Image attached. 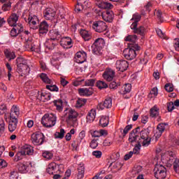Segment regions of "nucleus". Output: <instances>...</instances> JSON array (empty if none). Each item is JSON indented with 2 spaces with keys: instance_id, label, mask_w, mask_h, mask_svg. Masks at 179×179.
Listing matches in <instances>:
<instances>
[{
  "instance_id": "f257e3e1",
  "label": "nucleus",
  "mask_w": 179,
  "mask_h": 179,
  "mask_svg": "<svg viewBox=\"0 0 179 179\" xmlns=\"http://www.w3.org/2000/svg\"><path fill=\"white\" fill-rule=\"evenodd\" d=\"M17 64V71L21 76H26L30 73V66L27 59L23 57H17L15 60Z\"/></svg>"
},
{
  "instance_id": "f03ea898",
  "label": "nucleus",
  "mask_w": 179,
  "mask_h": 179,
  "mask_svg": "<svg viewBox=\"0 0 179 179\" xmlns=\"http://www.w3.org/2000/svg\"><path fill=\"white\" fill-rule=\"evenodd\" d=\"M141 15L138 13L134 14L132 18L130 20V22L132 23L130 27L132 30H134V33L141 34L142 36L143 34H145L146 29L143 27L137 28L138 22L141 20Z\"/></svg>"
},
{
  "instance_id": "7ed1b4c3",
  "label": "nucleus",
  "mask_w": 179,
  "mask_h": 179,
  "mask_svg": "<svg viewBox=\"0 0 179 179\" xmlns=\"http://www.w3.org/2000/svg\"><path fill=\"white\" fill-rule=\"evenodd\" d=\"M140 48L138 44H130L129 48L123 51L124 57L126 59H129V61L135 59L136 57V51H139Z\"/></svg>"
},
{
  "instance_id": "20e7f679",
  "label": "nucleus",
  "mask_w": 179,
  "mask_h": 179,
  "mask_svg": "<svg viewBox=\"0 0 179 179\" xmlns=\"http://www.w3.org/2000/svg\"><path fill=\"white\" fill-rule=\"evenodd\" d=\"M149 134H150V130L149 129H144L141 131V128L139 127V136L138 143H142V146L144 148H148V145H150L151 138L149 137Z\"/></svg>"
},
{
  "instance_id": "39448f33",
  "label": "nucleus",
  "mask_w": 179,
  "mask_h": 179,
  "mask_svg": "<svg viewBox=\"0 0 179 179\" xmlns=\"http://www.w3.org/2000/svg\"><path fill=\"white\" fill-rule=\"evenodd\" d=\"M41 124L46 128H52L57 124V115L54 113L45 114L42 117Z\"/></svg>"
},
{
  "instance_id": "423d86ee",
  "label": "nucleus",
  "mask_w": 179,
  "mask_h": 179,
  "mask_svg": "<svg viewBox=\"0 0 179 179\" xmlns=\"http://www.w3.org/2000/svg\"><path fill=\"white\" fill-rule=\"evenodd\" d=\"M49 36L50 38L48 39V41L46 42V45L47 44H48V43L52 44V46L51 47L49 46L48 48L49 50H52V48H54V47H55L57 44L52 41H58V40L61 38V34H59V31H58V30L57 29H52L49 32Z\"/></svg>"
},
{
  "instance_id": "0eeeda50",
  "label": "nucleus",
  "mask_w": 179,
  "mask_h": 179,
  "mask_svg": "<svg viewBox=\"0 0 179 179\" xmlns=\"http://www.w3.org/2000/svg\"><path fill=\"white\" fill-rule=\"evenodd\" d=\"M155 177L157 179H164L167 177V169L163 165L157 164L154 169Z\"/></svg>"
},
{
  "instance_id": "6e6552de",
  "label": "nucleus",
  "mask_w": 179,
  "mask_h": 179,
  "mask_svg": "<svg viewBox=\"0 0 179 179\" xmlns=\"http://www.w3.org/2000/svg\"><path fill=\"white\" fill-rule=\"evenodd\" d=\"M29 24L30 30H37L38 29V24L40 23V20L36 15H29L27 20H25Z\"/></svg>"
},
{
  "instance_id": "1a4fd4ad",
  "label": "nucleus",
  "mask_w": 179,
  "mask_h": 179,
  "mask_svg": "<svg viewBox=\"0 0 179 179\" xmlns=\"http://www.w3.org/2000/svg\"><path fill=\"white\" fill-rule=\"evenodd\" d=\"M105 44L106 42L104 41V39L102 38H96L92 45V52L97 55V54L101 51V49L104 48Z\"/></svg>"
},
{
  "instance_id": "9d476101",
  "label": "nucleus",
  "mask_w": 179,
  "mask_h": 179,
  "mask_svg": "<svg viewBox=\"0 0 179 179\" xmlns=\"http://www.w3.org/2000/svg\"><path fill=\"white\" fill-rule=\"evenodd\" d=\"M64 117H66V122H72L76 121L78 118V112L72 108H67L64 111Z\"/></svg>"
},
{
  "instance_id": "9b49d317",
  "label": "nucleus",
  "mask_w": 179,
  "mask_h": 179,
  "mask_svg": "<svg viewBox=\"0 0 179 179\" xmlns=\"http://www.w3.org/2000/svg\"><path fill=\"white\" fill-rule=\"evenodd\" d=\"M176 159V155L172 151H166L162 155V162L166 164H171Z\"/></svg>"
},
{
  "instance_id": "f8f14e48",
  "label": "nucleus",
  "mask_w": 179,
  "mask_h": 179,
  "mask_svg": "<svg viewBox=\"0 0 179 179\" xmlns=\"http://www.w3.org/2000/svg\"><path fill=\"white\" fill-rule=\"evenodd\" d=\"M31 141L34 145L40 146L44 143V134L43 133H34L31 136Z\"/></svg>"
},
{
  "instance_id": "ddd939ff",
  "label": "nucleus",
  "mask_w": 179,
  "mask_h": 179,
  "mask_svg": "<svg viewBox=\"0 0 179 179\" xmlns=\"http://www.w3.org/2000/svg\"><path fill=\"white\" fill-rule=\"evenodd\" d=\"M33 165L31 162H20L18 164V171L22 174H26V173H31Z\"/></svg>"
},
{
  "instance_id": "4468645a",
  "label": "nucleus",
  "mask_w": 179,
  "mask_h": 179,
  "mask_svg": "<svg viewBox=\"0 0 179 179\" xmlns=\"http://www.w3.org/2000/svg\"><path fill=\"white\" fill-rule=\"evenodd\" d=\"M92 28L97 33H103L107 30V24L103 21H96L93 23Z\"/></svg>"
},
{
  "instance_id": "2eb2a0df",
  "label": "nucleus",
  "mask_w": 179,
  "mask_h": 179,
  "mask_svg": "<svg viewBox=\"0 0 179 179\" xmlns=\"http://www.w3.org/2000/svg\"><path fill=\"white\" fill-rule=\"evenodd\" d=\"M56 15L57 13L52 8H46L43 10V17L46 20H54V19H55Z\"/></svg>"
},
{
  "instance_id": "dca6fc26",
  "label": "nucleus",
  "mask_w": 179,
  "mask_h": 179,
  "mask_svg": "<svg viewBox=\"0 0 179 179\" xmlns=\"http://www.w3.org/2000/svg\"><path fill=\"white\" fill-rule=\"evenodd\" d=\"M34 152V150H33V147H31V145H25L22 147V149L17 152V156H26V155L31 156Z\"/></svg>"
},
{
  "instance_id": "f3484780",
  "label": "nucleus",
  "mask_w": 179,
  "mask_h": 179,
  "mask_svg": "<svg viewBox=\"0 0 179 179\" xmlns=\"http://www.w3.org/2000/svg\"><path fill=\"white\" fill-rule=\"evenodd\" d=\"M19 117H20V108L13 105L10 110V120H19Z\"/></svg>"
},
{
  "instance_id": "a211bd4d",
  "label": "nucleus",
  "mask_w": 179,
  "mask_h": 179,
  "mask_svg": "<svg viewBox=\"0 0 179 179\" xmlns=\"http://www.w3.org/2000/svg\"><path fill=\"white\" fill-rule=\"evenodd\" d=\"M139 136V127H137L133 129L130 133L129 136V142H130V143H134V142H136V143H138V141L139 139H141Z\"/></svg>"
},
{
  "instance_id": "6ab92c4d",
  "label": "nucleus",
  "mask_w": 179,
  "mask_h": 179,
  "mask_svg": "<svg viewBox=\"0 0 179 179\" xmlns=\"http://www.w3.org/2000/svg\"><path fill=\"white\" fill-rule=\"evenodd\" d=\"M129 66L128 62L127 60H117L115 63V68L117 71L120 72H124L127 71Z\"/></svg>"
},
{
  "instance_id": "aec40b11",
  "label": "nucleus",
  "mask_w": 179,
  "mask_h": 179,
  "mask_svg": "<svg viewBox=\"0 0 179 179\" xmlns=\"http://www.w3.org/2000/svg\"><path fill=\"white\" fill-rule=\"evenodd\" d=\"M113 107V99L111 97H107L103 103H100L97 106L98 110H104V108H111Z\"/></svg>"
},
{
  "instance_id": "412c9836",
  "label": "nucleus",
  "mask_w": 179,
  "mask_h": 179,
  "mask_svg": "<svg viewBox=\"0 0 179 179\" xmlns=\"http://www.w3.org/2000/svg\"><path fill=\"white\" fill-rule=\"evenodd\" d=\"M101 17L105 22L111 23L114 19V13L111 10H107L101 13Z\"/></svg>"
},
{
  "instance_id": "4be33fe9",
  "label": "nucleus",
  "mask_w": 179,
  "mask_h": 179,
  "mask_svg": "<svg viewBox=\"0 0 179 179\" xmlns=\"http://www.w3.org/2000/svg\"><path fill=\"white\" fill-rule=\"evenodd\" d=\"M62 59V54L56 53L54 55L52 59L51 60V64L52 66H55L56 69H59V65H61L60 59Z\"/></svg>"
},
{
  "instance_id": "5701e85b",
  "label": "nucleus",
  "mask_w": 179,
  "mask_h": 179,
  "mask_svg": "<svg viewBox=\"0 0 179 179\" xmlns=\"http://www.w3.org/2000/svg\"><path fill=\"white\" fill-rule=\"evenodd\" d=\"M13 27L10 32L12 37H17L23 31V25L22 24H17V25L13 26Z\"/></svg>"
},
{
  "instance_id": "b1692460",
  "label": "nucleus",
  "mask_w": 179,
  "mask_h": 179,
  "mask_svg": "<svg viewBox=\"0 0 179 179\" xmlns=\"http://www.w3.org/2000/svg\"><path fill=\"white\" fill-rule=\"evenodd\" d=\"M87 57V55L85 52L83 51L78 52L76 54L75 61L76 62H77V64H83V62L86 61Z\"/></svg>"
},
{
  "instance_id": "393cba45",
  "label": "nucleus",
  "mask_w": 179,
  "mask_h": 179,
  "mask_svg": "<svg viewBox=\"0 0 179 179\" xmlns=\"http://www.w3.org/2000/svg\"><path fill=\"white\" fill-rule=\"evenodd\" d=\"M19 13H12L8 19V23L10 26H17V22L19 20Z\"/></svg>"
},
{
  "instance_id": "a878e982",
  "label": "nucleus",
  "mask_w": 179,
  "mask_h": 179,
  "mask_svg": "<svg viewBox=\"0 0 179 179\" xmlns=\"http://www.w3.org/2000/svg\"><path fill=\"white\" fill-rule=\"evenodd\" d=\"M165 129H166V124L165 123H161L157 125V131L154 135V136H155L156 141H157V139H159V138H160V136H162V135L163 134V132H164Z\"/></svg>"
},
{
  "instance_id": "bb28decb",
  "label": "nucleus",
  "mask_w": 179,
  "mask_h": 179,
  "mask_svg": "<svg viewBox=\"0 0 179 179\" xmlns=\"http://www.w3.org/2000/svg\"><path fill=\"white\" fill-rule=\"evenodd\" d=\"M93 92L94 91L92 87L78 89V93L80 96H85L87 97L92 96V94H93Z\"/></svg>"
},
{
  "instance_id": "cd10ccee",
  "label": "nucleus",
  "mask_w": 179,
  "mask_h": 179,
  "mask_svg": "<svg viewBox=\"0 0 179 179\" xmlns=\"http://www.w3.org/2000/svg\"><path fill=\"white\" fill-rule=\"evenodd\" d=\"M48 23H47L45 21H43L42 22L38 24L39 34H47V33H48Z\"/></svg>"
},
{
  "instance_id": "c85d7f7f",
  "label": "nucleus",
  "mask_w": 179,
  "mask_h": 179,
  "mask_svg": "<svg viewBox=\"0 0 179 179\" xmlns=\"http://www.w3.org/2000/svg\"><path fill=\"white\" fill-rule=\"evenodd\" d=\"M57 166H58V164H57L55 162H52L49 164L47 168V173H48V174H57L58 173V171L57 169Z\"/></svg>"
},
{
  "instance_id": "c756f323",
  "label": "nucleus",
  "mask_w": 179,
  "mask_h": 179,
  "mask_svg": "<svg viewBox=\"0 0 179 179\" xmlns=\"http://www.w3.org/2000/svg\"><path fill=\"white\" fill-rule=\"evenodd\" d=\"M114 75H115V72L109 69L103 73V78L108 82H111L114 78Z\"/></svg>"
},
{
  "instance_id": "7c9ffc66",
  "label": "nucleus",
  "mask_w": 179,
  "mask_h": 179,
  "mask_svg": "<svg viewBox=\"0 0 179 179\" xmlns=\"http://www.w3.org/2000/svg\"><path fill=\"white\" fill-rule=\"evenodd\" d=\"M24 47L27 51H36V45H34L31 38L25 41Z\"/></svg>"
},
{
  "instance_id": "2f4dec72",
  "label": "nucleus",
  "mask_w": 179,
  "mask_h": 179,
  "mask_svg": "<svg viewBox=\"0 0 179 179\" xmlns=\"http://www.w3.org/2000/svg\"><path fill=\"white\" fill-rule=\"evenodd\" d=\"M19 122V120L16 119H10L8 122V131L10 132H13L17 128V123Z\"/></svg>"
},
{
  "instance_id": "473e14b6",
  "label": "nucleus",
  "mask_w": 179,
  "mask_h": 179,
  "mask_svg": "<svg viewBox=\"0 0 179 179\" xmlns=\"http://www.w3.org/2000/svg\"><path fill=\"white\" fill-rule=\"evenodd\" d=\"M60 44L62 47L64 48H68L72 45V39L70 37L62 38Z\"/></svg>"
},
{
  "instance_id": "72a5a7b5",
  "label": "nucleus",
  "mask_w": 179,
  "mask_h": 179,
  "mask_svg": "<svg viewBox=\"0 0 179 179\" xmlns=\"http://www.w3.org/2000/svg\"><path fill=\"white\" fill-rule=\"evenodd\" d=\"M96 109H91L87 115V122H89L90 124L93 122L96 119Z\"/></svg>"
},
{
  "instance_id": "f704fd0d",
  "label": "nucleus",
  "mask_w": 179,
  "mask_h": 179,
  "mask_svg": "<svg viewBox=\"0 0 179 179\" xmlns=\"http://www.w3.org/2000/svg\"><path fill=\"white\" fill-rule=\"evenodd\" d=\"M159 111H160V108L157 107V105H155L150 110V116L152 117V118H156L159 117Z\"/></svg>"
},
{
  "instance_id": "c9c22d12",
  "label": "nucleus",
  "mask_w": 179,
  "mask_h": 179,
  "mask_svg": "<svg viewBox=\"0 0 179 179\" xmlns=\"http://www.w3.org/2000/svg\"><path fill=\"white\" fill-rule=\"evenodd\" d=\"M4 55L8 59H9V61H11V59H15V58H16V55L15 54V52L11 51L9 49H6L4 50Z\"/></svg>"
},
{
  "instance_id": "e433bc0d",
  "label": "nucleus",
  "mask_w": 179,
  "mask_h": 179,
  "mask_svg": "<svg viewBox=\"0 0 179 179\" xmlns=\"http://www.w3.org/2000/svg\"><path fill=\"white\" fill-rule=\"evenodd\" d=\"M83 177H85V166L80 164L78 168L77 179H82Z\"/></svg>"
},
{
  "instance_id": "4c0bfd02",
  "label": "nucleus",
  "mask_w": 179,
  "mask_h": 179,
  "mask_svg": "<svg viewBox=\"0 0 179 179\" xmlns=\"http://www.w3.org/2000/svg\"><path fill=\"white\" fill-rule=\"evenodd\" d=\"M80 34L85 41H89V40L92 38L90 33H89V31H87V30L81 29L80 31Z\"/></svg>"
},
{
  "instance_id": "58836bf2",
  "label": "nucleus",
  "mask_w": 179,
  "mask_h": 179,
  "mask_svg": "<svg viewBox=\"0 0 179 179\" xmlns=\"http://www.w3.org/2000/svg\"><path fill=\"white\" fill-rule=\"evenodd\" d=\"M89 3V1H85L83 2V4L82 3H78L77 5L76 6V12H80L82 9H85V6L87 8V5Z\"/></svg>"
},
{
  "instance_id": "ea45409f",
  "label": "nucleus",
  "mask_w": 179,
  "mask_h": 179,
  "mask_svg": "<svg viewBox=\"0 0 179 179\" xmlns=\"http://www.w3.org/2000/svg\"><path fill=\"white\" fill-rule=\"evenodd\" d=\"M136 40H138V36L136 35H129L125 38V41H129V46L130 44H135L136 43Z\"/></svg>"
},
{
  "instance_id": "a19ab883",
  "label": "nucleus",
  "mask_w": 179,
  "mask_h": 179,
  "mask_svg": "<svg viewBox=\"0 0 179 179\" xmlns=\"http://www.w3.org/2000/svg\"><path fill=\"white\" fill-rule=\"evenodd\" d=\"M101 9H112L113 5L108 2L102 1L98 4Z\"/></svg>"
},
{
  "instance_id": "79ce46f5",
  "label": "nucleus",
  "mask_w": 179,
  "mask_h": 179,
  "mask_svg": "<svg viewBox=\"0 0 179 179\" xmlns=\"http://www.w3.org/2000/svg\"><path fill=\"white\" fill-rule=\"evenodd\" d=\"M108 122L109 119L107 116H102L99 120V124L102 127H107V125H108Z\"/></svg>"
},
{
  "instance_id": "37998d69",
  "label": "nucleus",
  "mask_w": 179,
  "mask_h": 179,
  "mask_svg": "<svg viewBox=\"0 0 179 179\" xmlns=\"http://www.w3.org/2000/svg\"><path fill=\"white\" fill-rule=\"evenodd\" d=\"M65 136V129H61L59 131H56L55 134V138L56 139H63Z\"/></svg>"
},
{
  "instance_id": "c03bdc74",
  "label": "nucleus",
  "mask_w": 179,
  "mask_h": 179,
  "mask_svg": "<svg viewBox=\"0 0 179 179\" xmlns=\"http://www.w3.org/2000/svg\"><path fill=\"white\" fill-rule=\"evenodd\" d=\"M42 156L44 159H46V160H51V159L54 157V154L50 151H44L42 153Z\"/></svg>"
},
{
  "instance_id": "a18cd8bd",
  "label": "nucleus",
  "mask_w": 179,
  "mask_h": 179,
  "mask_svg": "<svg viewBox=\"0 0 179 179\" xmlns=\"http://www.w3.org/2000/svg\"><path fill=\"white\" fill-rule=\"evenodd\" d=\"M96 86L99 89H107V87H108V85L104 81H98L96 83Z\"/></svg>"
},
{
  "instance_id": "49530a36",
  "label": "nucleus",
  "mask_w": 179,
  "mask_h": 179,
  "mask_svg": "<svg viewBox=\"0 0 179 179\" xmlns=\"http://www.w3.org/2000/svg\"><path fill=\"white\" fill-rule=\"evenodd\" d=\"M57 15L58 19H64L65 17V9L64 8H59Z\"/></svg>"
},
{
  "instance_id": "de8ad7c7",
  "label": "nucleus",
  "mask_w": 179,
  "mask_h": 179,
  "mask_svg": "<svg viewBox=\"0 0 179 179\" xmlns=\"http://www.w3.org/2000/svg\"><path fill=\"white\" fill-rule=\"evenodd\" d=\"M41 78L43 80V82H44V83H48V84L51 83V80H50V78H48V76H47V74L45 73H41Z\"/></svg>"
},
{
  "instance_id": "09e8293b",
  "label": "nucleus",
  "mask_w": 179,
  "mask_h": 179,
  "mask_svg": "<svg viewBox=\"0 0 179 179\" xmlns=\"http://www.w3.org/2000/svg\"><path fill=\"white\" fill-rule=\"evenodd\" d=\"M94 83H96V80L94 79H88L85 81V86H90L92 87L94 86Z\"/></svg>"
},
{
  "instance_id": "8fccbe9b",
  "label": "nucleus",
  "mask_w": 179,
  "mask_h": 179,
  "mask_svg": "<svg viewBox=\"0 0 179 179\" xmlns=\"http://www.w3.org/2000/svg\"><path fill=\"white\" fill-rule=\"evenodd\" d=\"M113 165V169H115L116 170H120L121 167H122V163L120 162H116L115 163H111L110 164V166Z\"/></svg>"
},
{
  "instance_id": "3c124183",
  "label": "nucleus",
  "mask_w": 179,
  "mask_h": 179,
  "mask_svg": "<svg viewBox=\"0 0 179 179\" xmlns=\"http://www.w3.org/2000/svg\"><path fill=\"white\" fill-rule=\"evenodd\" d=\"M10 179H17L19 178V173H17V171H12L10 173Z\"/></svg>"
},
{
  "instance_id": "603ef678",
  "label": "nucleus",
  "mask_w": 179,
  "mask_h": 179,
  "mask_svg": "<svg viewBox=\"0 0 179 179\" xmlns=\"http://www.w3.org/2000/svg\"><path fill=\"white\" fill-rule=\"evenodd\" d=\"M141 146H142V143H138L136 145L133 149V151H131L133 155H138L139 153V150H141Z\"/></svg>"
},
{
  "instance_id": "864d4df0",
  "label": "nucleus",
  "mask_w": 179,
  "mask_h": 179,
  "mask_svg": "<svg viewBox=\"0 0 179 179\" xmlns=\"http://www.w3.org/2000/svg\"><path fill=\"white\" fill-rule=\"evenodd\" d=\"M86 103V99H78L76 103V107L80 108L82 106H85Z\"/></svg>"
},
{
  "instance_id": "5fc2aeb1",
  "label": "nucleus",
  "mask_w": 179,
  "mask_h": 179,
  "mask_svg": "<svg viewBox=\"0 0 179 179\" xmlns=\"http://www.w3.org/2000/svg\"><path fill=\"white\" fill-rule=\"evenodd\" d=\"M5 132V122L3 119L0 118V134Z\"/></svg>"
},
{
  "instance_id": "6e6d98bb",
  "label": "nucleus",
  "mask_w": 179,
  "mask_h": 179,
  "mask_svg": "<svg viewBox=\"0 0 179 179\" xmlns=\"http://www.w3.org/2000/svg\"><path fill=\"white\" fill-rule=\"evenodd\" d=\"M10 8H12V3L10 2H8L7 3L3 4L2 6V9L5 12L10 10Z\"/></svg>"
},
{
  "instance_id": "4d7b16f0",
  "label": "nucleus",
  "mask_w": 179,
  "mask_h": 179,
  "mask_svg": "<svg viewBox=\"0 0 179 179\" xmlns=\"http://www.w3.org/2000/svg\"><path fill=\"white\" fill-rule=\"evenodd\" d=\"M46 89L50 90V92H58L59 90L57 85H46Z\"/></svg>"
},
{
  "instance_id": "13d9d810",
  "label": "nucleus",
  "mask_w": 179,
  "mask_h": 179,
  "mask_svg": "<svg viewBox=\"0 0 179 179\" xmlns=\"http://www.w3.org/2000/svg\"><path fill=\"white\" fill-rule=\"evenodd\" d=\"M103 155V152L101 151L95 150L92 152V156H94L96 159H100Z\"/></svg>"
},
{
  "instance_id": "bf43d9fd",
  "label": "nucleus",
  "mask_w": 179,
  "mask_h": 179,
  "mask_svg": "<svg viewBox=\"0 0 179 179\" xmlns=\"http://www.w3.org/2000/svg\"><path fill=\"white\" fill-rule=\"evenodd\" d=\"M83 82H85L84 79L77 78L74 82H73V85L76 87L80 86Z\"/></svg>"
},
{
  "instance_id": "052dcab7",
  "label": "nucleus",
  "mask_w": 179,
  "mask_h": 179,
  "mask_svg": "<svg viewBox=\"0 0 179 179\" xmlns=\"http://www.w3.org/2000/svg\"><path fill=\"white\" fill-rule=\"evenodd\" d=\"M165 90H166V92L170 93L174 90V87H173L172 84L167 83L166 85H165Z\"/></svg>"
},
{
  "instance_id": "680f3d73",
  "label": "nucleus",
  "mask_w": 179,
  "mask_h": 179,
  "mask_svg": "<svg viewBox=\"0 0 179 179\" xmlns=\"http://www.w3.org/2000/svg\"><path fill=\"white\" fill-rule=\"evenodd\" d=\"M123 88H124V94L129 93V92H131L132 89V86L131 85V84H126L124 85Z\"/></svg>"
},
{
  "instance_id": "e2e57ef3",
  "label": "nucleus",
  "mask_w": 179,
  "mask_h": 179,
  "mask_svg": "<svg viewBox=\"0 0 179 179\" xmlns=\"http://www.w3.org/2000/svg\"><path fill=\"white\" fill-rule=\"evenodd\" d=\"M6 105L1 103L0 104V115H2L3 114H5L6 113Z\"/></svg>"
},
{
  "instance_id": "0e129e2a",
  "label": "nucleus",
  "mask_w": 179,
  "mask_h": 179,
  "mask_svg": "<svg viewBox=\"0 0 179 179\" xmlns=\"http://www.w3.org/2000/svg\"><path fill=\"white\" fill-rule=\"evenodd\" d=\"M156 31H157V36H159V37H161V38H166V35L164 34V33H163L162 29H156Z\"/></svg>"
},
{
  "instance_id": "69168bd1",
  "label": "nucleus",
  "mask_w": 179,
  "mask_h": 179,
  "mask_svg": "<svg viewBox=\"0 0 179 179\" xmlns=\"http://www.w3.org/2000/svg\"><path fill=\"white\" fill-rule=\"evenodd\" d=\"M173 45L176 51H179V38H175L173 41Z\"/></svg>"
},
{
  "instance_id": "338daca9",
  "label": "nucleus",
  "mask_w": 179,
  "mask_h": 179,
  "mask_svg": "<svg viewBox=\"0 0 179 179\" xmlns=\"http://www.w3.org/2000/svg\"><path fill=\"white\" fill-rule=\"evenodd\" d=\"M97 146H99V143H97V141L92 140L90 143V148H92V149H96Z\"/></svg>"
},
{
  "instance_id": "774afa93",
  "label": "nucleus",
  "mask_w": 179,
  "mask_h": 179,
  "mask_svg": "<svg viewBox=\"0 0 179 179\" xmlns=\"http://www.w3.org/2000/svg\"><path fill=\"white\" fill-rule=\"evenodd\" d=\"M57 173H64V164H57Z\"/></svg>"
}]
</instances>
